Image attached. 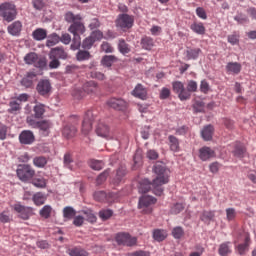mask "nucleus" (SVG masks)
Listing matches in <instances>:
<instances>
[{"mask_svg": "<svg viewBox=\"0 0 256 256\" xmlns=\"http://www.w3.org/2000/svg\"><path fill=\"white\" fill-rule=\"evenodd\" d=\"M62 134L66 139H71L77 135V127L75 125L67 124L62 130Z\"/></svg>", "mask_w": 256, "mask_h": 256, "instance_id": "412c9836", "label": "nucleus"}, {"mask_svg": "<svg viewBox=\"0 0 256 256\" xmlns=\"http://www.w3.org/2000/svg\"><path fill=\"white\" fill-rule=\"evenodd\" d=\"M107 177H109V170H105L97 177L96 179L97 185H103V183L107 181Z\"/></svg>", "mask_w": 256, "mask_h": 256, "instance_id": "13d9d810", "label": "nucleus"}, {"mask_svg": "<svg viewBox=\"0 0 256 256\" xmlns=\"http://www.w3.org/2000/svg\"><path fill=\"white\" fill-rule=\"evenodd\" d=\"M93 121H95V113L93 110H88L85 113L84 120L82 122V135H89L93 129Z\"/></svg>", "mask_w": 256, "mask_h": 256, "instance_id": "6e6552de", "label": "nucleus"}, {"mask_svg": "<svg viewBox=\"0 0 256 256\" xmlns=\"http://www.w3.org/2000/svg\"><path fill=\"white\" fill-rule=\"evenodd\" d=\"M13 209L19 214L20 219H24L25 221L33 215V210L31 208L25 207L21 204H15Z\"/></svg>", "mask_w": 256, "mask_h": 256, "instance_id": "2eb2a0df", "label": "nucleus"}, {"mask_svg": "<svg viewBox=\"0 0 256 256\" xmlns=\"http://www.w3.org/2000/svg\"><path fill=\"white\" fill-rule=\"evenodd\" d=\"M241 64L239 62H230L226 65L227 73H232V75H239L241 73Z\"/></svg>", "mask_w": 256, "mask_h": 256, "instance_id": "393cba45", "label": "nucleus"}, {"mask_svg": "<svg viewBox=\"0 0 256 256\" xmlns=\"http://www.w3.org/2000/svg\"><path fill=\"white\" fill-rule=\"evenodd\" d=\"M96 134L103 139H113L111 128H109V125L103 121L98 122L96 126Z\"/></svg>", "mask_w": 256, "mask_h": 256, "instance_id": "9b49d317", "label": "nucleus"}, {"mask_svg": "<svg viewBox=\"0 0 256 256\" xmlns=\"http://www.w3.org/2000/svg\"><path fill=\"white\" fill-rule=\"evenodd\" d=\"M199 157L201 161H209V159H213V157H215V150L204 146L199 149Z\"/></svg>", "mask_w": 256, "mask_h": 256, "instance_id": "a211bd4d", "label": "nucleus"}, {"mask_svg": "<svg viewBox=\"0 0 256 256\" xmlns=\"http://www.w3.org/2000/svg\"><path fill=\"white\" fill-rule=\"evenodd\" d=\"M22 28L23 24H21L20 21H15L8 26V33H10V35H19Z\"/></svg>", "mask_w": 256, "mask_h": 256, "instance_id": "cd10ccee", "label": "nucleus"}, {"mask_svg": "<svg viewBox=\"0 0 256 256\" xmlns=\"http://www.w3.org/2000/svg\"><path fill=\"white\" fill-rule=\"evenodd\" d=\"M24 62L26 65H33L34 67H37V69H45V67H47V58L39 57V55L34 52L26 54Z\"/></svg>", "mask_w": 256, "mask_h": 256, "instance_id": "423d86ee", "label": "nucleus"}, {"mask_svg": "<svg viewBox=\"0 0 256 256\" xmlns=\"http://www.w3.org/2000/svg\"><path fill=\"white\" fill-rule=\"evenodd\" d=\"M115 25L122 31H127L135 25V17L129 14H119L115 20Z\"/></svg>", "mask_w": 256, "mask_h": 256, "instance_id": "39448f33", "label": "nucleus"}, {"mask_svg": "<svg viewBox=\"0 0 256 256\" xmlns=\"http://www.w3.org/2000/svg\"><path fill=\"white\" fill-rule=\"evenodd\" d=\"M94 43L95 41L93 40V38L91 36H88L82 42V49H91Z\"/></svg>", "mask_w": 256, "mask_h": 256, "instance_id": "bf43d9fd", "label": "nucleus"}, {"mask_svg": "<svg viewBox=\"0 0 256 256\" xmlns=\"http://www.w3.org/2000/svg\"><path fill=\"white\" fill-rule=\"evenodd\" d=\"M83 91L88 93V95L91 93H97V91H99V86L97 85V82L89 81L83 85Z\"/></svg>", "mask_w": 256, "mask_h": 256, "instance_id": "a878e982", "label": "nucleus"}, {"mask_svg": "<svg viewBox=\"0 0 256 256\" xmlns=\"http://www.w3.org/2000/svg\"><path fill=\"white\" fill-rule=\"evenodd\" d=\"M91 38L95 41H101V39H103V33L101 32V30H95L91 33Z\"/></svg>", "mask_w": 256, "mask_h": 256, "instance_id": "774afa93", "label": "nucleus"}, {"mask_svg": "<svg viewBox=\"0 0 256 256\" xmlns=\"http://www.w3.org/2000/svg\"><path fill=\"white\" fill-rule=\"evenodd\" d=\"M90 167L94 171H101V169H103V167H105V163H103V161H101V160H91Z\"/></svg>", "mask_w": 256, "mask_h": 256, "instance_id": "de8ad7c7", "label": "nucleus"}, {"mask_svg": "<svg viewBox=\"0 0 256 256\" xmlns=\"http://www.w3.org/2000/svg\"><path fill=\"white\" fill-rule=\"evenodd\" d=\"M75 215H77V212L75 211V209H73V207L71 206H66L63 209V217L64 219H67L68 221L73 219V217H75Z\"/></svg>", "mask_w": 256, "mask_h": 256, "instance_id": "e433bc0d", "label": "nucleus"}, {"mask_svg": "<svg viewBox=\"0 0 256 256\" xmlns=\"http://www.w3.org/2000/svg\"><path fill=\"white\" fill-rule=\"evenodd\" d=\"M214 131L215 128H213L212 125H207L202 129L201 137L204 139V141H211L213 139Z\"/></svg>", "mask_w": 256, "mask_h": 256, "instance_id": "b1692460", "label": "nucleus"}, {"mask_svg": "<svg viewBox=\"0 0 256 256\" xmlns=\"http://www.w3.org/2000/svg\"><path fill=\"white\" fill-rule=\"evenodd\" d=\"M141 45L143 49H146V51H151V49H153V38L149 37V36H145L142 38L141 40Z\"/></svg>", "mask_w": 256, "mask_h": 256, "instance_id": "c9c22d12", "label": "nucleus"}, {"mask_svg": "<svg viewBox=\"0 0 256 256\" xmlns=\"http://www.w3.org/2000/svg\"><path fill=\"white\" fill-rule=\"evenodd\" d=\"M77 61H89L91 59V53L87 50H79L76 54Z\"/></svg>", "mask_w": 256, "mask_h": 256, "instance_id": "a19ab883", "label": "nucleus"}, {"mask_svg": "<svg viewBox=\"0 0 256 256\" xmlns=\"http://www.w3.org/2000/svg\"><path fill=\"white\" fill-rule=\"evenodd\" d=\"M120 194L119 192H110L106 194V201L108 203H115V201H119Z\"/></svg>", "mask_w": 256, "mask_h": 256, "instance_id": "864d4df0", "label": "nucleus"}, {"mask_svg": "<svg viewBox=\"0 0 256 256\" xmlns=\"http://www.w3.org/2000/svg\"><path fill=\"white\" fill-rule=\"evenodd\" d=\"M168 145L170 151H173V153H179L181 150V147L179 146V138L173 135L168 136Z\"/></svg>", "mask_w": 256, "mask_h": 256, "instance_id": "aec40b11", "label": "nucleus"}, {"mask_svg": "<svg viewBox=\"0 0 256 256\" xmlns=\"http://www.w3.org/2000/svg\"><path fill=\"white\" fill-rule=\"evenodd\" d=\"M124 177H125V170L118 169L116 172L115 178H113V180H112L113 185H119V183H121V181H123Z\"/></svg>", "mask_w": 256, "mask_h": 256, "instance_id": "a18cd8bd", "label": "nucleus"}, {"mask_svg": "<svg viewBox=\"0 0 256 256\" xmlns=\"http://www.w3.org/2000/svg\"><path fill=\"white\" fill-rule=\"evenodd\" d=\"M51 127H53V124L47 120L40 121L38 124V129L43 131L45 135H49V129H51Z\"/></svg>", "mask_w": 256, "mask_h": 256, "instance_id": "ea45409f", "label": "nucleus"}, {"mask_svg": "<svg viewBox=\"0 0 256 256\" xmlns=\"http://www.w3.org/2000/svg\"><path fill=\"white\" fill-rule=\"evenodd\" d=\"M231 253H233V250L231 249V242H224L219 245L218 255L229 256Z\"/></svg>", "mask_w": 256, "mask_h": 256, "instance_id": "5701e85b", "label": "nucleus"}, {"mask_svg": "<svg viewBox=\"0 0 256 256\" xmlns=\"http://www.w3.org/2000/svg\"><path fill=\"white\" fill-rule=\"evenodd\" d=\"M118 51H120L122 55H127L131 53V46L127 44L125 39L121 38L118 40Z\"/></svg>", "mask_w": 256, "mask_h": 256, "instance_id": "c85d7f7f", "label": "nucleus"}, {"mask_svg": "<svg viewBox=\"0 0 256 256\" xmlns=\"http://www.w3.org/2000/svg\"><path fill=\"white\" fill-rule=\"evenodd\" d=\"M157 203V199L152 196H142L139 199V208L143 209V213L149 214L153 212V208L151 205H155Z\"/></svg>", "mask_w": 256, "mask_h": 256, "instance_id": "1a4fd4ad", "label": "nucleus"}, {"mask_svg": "<svg viewBox=\"0 0 256 256\" xmlns=\"http://www.w3.org/2000/svg\"><path fill=\"white\" fill-rule=\"evenodd\" d=\"M235 217H237V211L235 210V208H227L226 209L227 221H235Z\"/></svg>", "mask_w": 256, "mask_h": 256, "instance_id": "6e6d98bb", "label": "nucleus"}, {"mask_svg": "<svg viewBox=\"0 0 256 256\" xmlns=\"http://www.w3.org/2000/svg\"><path fill=\"white\" fill-rule=\"evenodd\" d=\"M19 141L22 145H31L35 142V135L31 130H24L19 135Z\"/></svg>", "mask_w": 256, "mask_h": 256, "instance_id": "dca6fc26", "label": "nucleus"}, {"mask_svg": "<svg viewBox=\"0 0 256 256\" xmlns=\"http://www.w3.org/2000/svg\"><path fill=\"white\" fill-rule=\"evenodd\" d=\"M35 167L43 168L47 165V158L44 156H38L33 159Z\"/></svg>", "mask_w": 256, "mask_h": 256, "instance_id": "c03bdc74", "label": "nucleus"}, {"mask_svg": "<svg viewBox=\"0 0 256 256\" xmlns=\"http://www.w3.org/2000/svg\"><path fill=\"white\" fill-rule=\"evenodd\" d=\"M73 162V157L71 156V154L66 153L64 155V167H67L68 169H72L71 164Z\"/></svg>", "mask_w": 256, "mask_h": 256, "instance_id": "69168bd1", "label": "nucleus"}, {"mask_svg": "<svg viewBox=\"0 0 256 256\" xmlns=\"http://www.w3.org/2000/svg\"><path fill=\"white\" fill-rule=\"evenodd\" d=\"M33 201L35 205H38V206L45 205V201H47V198L45 197V194L38 192L34 194Z\"/></svg>", "mask_w": 256, "mask_h": 256, "instance_id": "37998d69", "label": "nucleus"}, {"mask_svg": "<svg viewBox=\"0 0 256 256\" xmlns=\"http://www.w3.org/2000/svg\"><path fill=\"white\" fill-rule=\"evenodd\" d=\"M21 109V102L17 101L16 99L10 100L8 113H11V115H17L21 113Z\"/></svg>", "mask_w": 256, "mask_h": 256, "instance_id": "4be33fe9", "label": "nucleus"}, {"mask_svg": "<svg viewBox=\"0 0 256 256\" xmlns=\"http://www.w3.org/2000/svg\"><path fill=\"white\" fill-rule=\"evenodd\" d=\"M32 185H34V187H39L40 189H44V187H47V180H45L44 178H35L32 181Z\"/></svg>", "mask_w": 256, "mask_h": 256, "instance_id": "603ef678", "label": "nucleus"}, {"mask_svg": "<svg viewBox=\"0 0 256 256\" xmlns=\"http://www.w3.org/2000/svg\"><path fill=\"white\" fill-rule=\"evenodd\" d=\"M99 217L102 219V221H107V219H111L113 217V211L112 210H101L99 212Z\"/></svg>", "mask_w": 256, "mask_h": 256, "instance_id": "5fc2aeb1", "label": "nucleus"}, {"mask_svg": "<svg viewBox=\"0 0 256 256\" xmlns=\"http://www.w3.org/2000/svg\"><path fill=\"white\" fill-rule=\"evenodd\" d=\"M244 243L236 245L235 249L238 253V255H245L247 251H249V247H251V236L249 233H244Z\"/></svg>", "mask_w": 256, "mask_h": 256, "instance_id": "ddd939ff", "label": "nucleus"}, {"mask_svg": "<svg viewBox=\"0 0 256 256\" xmlns=\"http://www.w3.org/2000/svg\"><path fill=\"white\" fill-rule=\"evenodd\" d=\"M101 49L104 53H113V51H115L113 46H111V44H109L108 42H103L101 45Z\"/></svg>", "mask_w": 256, "mask_h": 256, "instance_id": "338daca9", "label": "nucleus"}, {"mask_svg": "<svg viewBox=\"0 0 256 256\" xmlns=\"http://www.w3.org/2000/svg\"><path fill=\"white\" fill-rule=\"evenodd\" d=\"M53 87L51 82L47 79L40 80L36 86V91L41 95V97H49L51 95Z\"/></svg>", "mask_w": 256, "mask_h": 256, "instance_id": "9d476101", "label": "nucleus"}, {"mask_svg": "<svg viewBox=\"0 0 256 256\" xmlns=\"http://www.w3.org/2000/svg\"><path fill=\"white\" fill-rule=\"evenodd\" d=\"M183 235H185V230H183V227L177 226L173 228L172 236L174 237V239H181Z\"/></svg>", "mask_w": 256, "mask_h": 256, "instance_id": "09e8293b", "label": "nucleus"}, {"mask_svg": "<svg viewBox=\"0 0 256 256\" xmlns=\"http://www.w3.org/2000/svg\"><path fill=\"white\" fill-rule=\"evenodd\" d=\"M32 37L35 39V41H43V39H47V30L37 28L33 31Z\"/></svg>", "mask_w": 256, "mask_h": 256, "instance_id": "473e14b6", "label": "nucleus"}, {"mask_svg": "<svg viewBox=\"0 0 256 256\" xmlns=\"http://www.w3.org/2000/svg\"><path fill=\"white\" fill-rule=\"evenodd\" d=\"M133 161H134L133 169H139V167L143 165V157L139 153H136L134 155Z\"/></svg>", "mask_w": 256, "mask_h": 256, "instance_id": "4d7b16f0", "label": "nucleus"}, {"mask_svg": "<svg viewBox=\"0 0 256 256\" xmlns=\"http://www.w3.org/2000/svg\"><path fill=\"white\" fill-rule=\"evenodd\" d=\"M153 238L155 241H165V239H167V232L165 230L157 229L153 232Z\"/></svg>", "mask_w": 256, "mask_h": 256, "instance_id": "79ce46f5", "label": "nucleus"}, {"mask_svg": "<svg viewBox=\"0 0 256 256\" xmlns=\"http://www.w3.org/2000/svg\"><path fill=\"white\" fill-rule=\"evenodd\" d=\"M174 93L178 94V97L181 101H187V99L191 98V93L189 91L185 90V86L179 82H173L172 84Z\"/></svg>", "mask_w": 256, "mask_h": 256, "instance_id": "f8f14e48", "label": "nucleus"}, {"mask_svg": "<svg viewBox=\"0 0 256 256\" xmlns=\"http://www.w3.org/2000/svg\"><path fill=\"white\" fill-rule=\"evenodd\" d=\"M51 211H53V208H51L49 205H45L40 210V216H42L44 219H49L51 217Z\"/></svg>", "mask_w": 256, "mask_h": 256, "instance_id": "8fccbe9b", "label": "nucleus"}, {"mask_svg": "<svg viewBox=\"0 0 256 256\" xmlns=\"http://www.w3.org/2000/svg\"><path fill=\"white\" fill-rule=\"evenodd\" d=\"M67 253L70 256H89V252L81 247L69 248Z\"/></svg>", "mask_w": 256, "mask_h": 256, "instance_id": "7c9ffc66", "label": "nucleus"}, {"mask_svg": "<svg viewBox=\"0 0 256 256\" xmlns=\"http://www.w3.org/2000/svg\"><path fill=\"white\" fill-rule=\"evenodd\" d=\"M197 83L195 82V80H190L188 81L187 84V90L188 93H195L197 91Z\"/></svg>", "mask_w": 256, "mask_h": 256, "instance_id": "0e129e2a", "label": "nucleus"}, {"mask_svg": "<svg viewBox=\"0 0 256 256\" xmlns=\"http://www.w3.org/2000/svg\"><path fill=\"white\" fill-rule=\"evenodd\" d=\"M199 55H201V48H193L186 51V57L188 61H191V59H198Z\"/></svg>", "mask_w": 256, "mask_h": 256, "instance_id": "f704fd0d", "label": "nucleus"}, {"mask_svg": "<svg viewBox=\"0 0 256 256\" xmlns=\"http://www.w3.org/2000/svg\"><path fill=\"white\" fill-rule=\"evenodd\" d=\"M190 29L193 33H197V35H205V25L202 22H194L191 24Z\"/></svg>", "mask_w": 256, "mask_h": 256, "instance_id": "72a5a7b5", "label": "nucleus"}, {"mask_svg": "<svg viewBox=\"0 0 256 256\" xmlns=\"http://www.w3.org/2000/svg\"><path fill=\"white\" fill-rule=\"evenodd\" d=\"M33 111L36 119H43V115H45V106L43 104H37L34 106Z\"/></svg>", "mask_w": 256, "mask_h": 256, "instance_id": "4c0bfd02", "label": "nucleus"}, {"mask_svg": "<svg viewBox=\"0 0 256 256\" xmlns=\"http://www.w3.org/2000/svg\"><path fill=\"white\" fill-rule=\"evenodd\" d=\"M233 153L235 157H243L245 155V147L243 146V144H236Z\"/></svg>", "mask_w": 256, "mask_h": 256, "instance_id": "49530a36", "label": "nucleus"}, {"mask_svg": "<svg viewBox=\"0 0 256 256\" xmlns=\"http://www.w3.org/2000/svg\"><path fill=\"white\" fill-rule=\"evenodd\" d=\"M59 42H61V36L54 33L48 37V40L46 41V45L47 47H55V45H57V43Z\"/></svg>", "mask_w": 256, "mask_h": 256, "instance_id": "58836bf2", "label": "nucleus"}, {"mask_svg": "<svg viewBox=\"0 0 256 256\" xmlns=\"http://www.w3.org/2000/svg\"><path fill=\"white\" fill-rule=\"evenodd\" d=\"M90 77L92 79H98V81H105V74L99 72V71H92L90 72Z\"/></svg>", "mask_w": 256, "mask_h": 256, "instance_id": "e2e57ef3", "label": "nucleus"}, {"mask_svg": "<svg viewBox=\"0 0 256 256\" xmlns=\"http://www.w3.org/2000/svg\"><path fill=\"white\" fill-rule=\"evenodd\" d=\"M37 79V74L35 72H28L25 76V78H23L21 80V85L23 87H26V89H29L31 87H33V82Z\"/></svg>", "mask_w": 256, "mask_h": 256, "instance_id": "6ab92c4d", "label": "nucleus"}, {"mask_svg": "<svg viewBox=\"0 0 256 256\" xmlns=\"http://www.w3.org/2000/svg\"><path fill=\"white\" fill-rule=\"evenodd\" d=\"M132 95L138 99H145V97H147V90H145L143 85L137 84V86L132 91Z\"/></svg>", "mask_w": 256, "mask_h": 256, "instance_id": "bb28decb", "label": "nucleus"}, {"mask_svg": "<svg viewBox=\"0 0 256 256\" xmlns=\"http://www.w3.org/2000/svg\"><path fill=\"white\" fill-rule=\"evenodd\" d=\"M0 17L7 21V23L15 21L17 18V7L15 4L9 2L0 4Z\"/></svg>", "mask_w": 256, "mask_h": 256, "instance_id": "7ed1b4c3", "label": "nucleus"}, {"mask_svg": "<svg viewBox=\"0 0 256 256\" xmlns=\"http://www.w3.org/2000/svg\"><path fill=\"white\" fill-rule=\"evenodd\" d=\"M107 105L116 111H125L127 109V101L121 98H111L108 100Z\"/></svg>", "mask_w": 256, "mask_h": 256, "instance_id": "4468645a", "label": "nucleus"}, {"mask_svg": "<svg viewBox=\"0 0 256 256\" xmlns=\"http://www.w3.org/2000/svg\"><path fill=\"white\" fill-rule=\"evenodd\" d=\"M153 172L156 175L153 182L151 183L149 179L141 180L138 186V191L139 193H149L152 187L154 195L161 197L163 195V185L169 183L170 171L163 162H157L153 167Z\"/></svg>", "mask_w": 256, "mask_h": 256, "instance_id": "f257e3e1", "label": "nucleus"}, {"mask_svg": "<svg viewBox=\"0 0 256 256\" xmlns=\"http://www.w3.org/2000/svg\"><path fill=\"white\" fill-rule=\"evenodd\" d=\"M85 219L88 223H97V216L91 210L84 211Z\"/></svg>", "mask_w": 256, "mask_h": 256, "instance_id": "3c124183", "label": "nucleus"}, {"mask_svg": "<svg viewBox=\"0 0 256 256\" xmlns=\"http://www.w3.org/2000/svg\"><path fill=\"white\" fill-rule=\"evenodd\" d=\"M115 240L118 245H125L126 247H133L137 245V237L129 235V233L120 232L116 234Z\"/></svg>", "mask_w": 256, "mask_h": 256, "instance_id": "0eeeda50", "label": "nucleus"}, {"mask_svg": "<svg viewBox=\"0 0 256 256\" xmlns=\"http://www.w3.org/2000/svg\"><path fill=\"white\" fill-rule=\"evenodd\" d=\"M94 199L95 201H107V193L104 191H97L94 193Z\"/></svg>", "mask_w": 256, "mask_h": 256, "instance_id": "052dcab7", "label": "nucleus"}, {"mask_svg": "<svg viewBox=\"0 0 256 256\" xmlns=\"http://www.w3.org/2000/svg\"><path fill=\"white\" fill-rule=\"evenodd\" d=\"M183 209H185V206L183 205V203H176L171 208V213H173L174 215H179V213H181V211H183Z\"/></svg>", "mask_w": 256, "mask_h": 256, "instance_id": "680f3d73", "label": "nucleus"}, {"mask_svg": "<svg viewBox=\"0 0 256 256\" xmlns=\"http://www.w3.org/2000/svg\"><path fill=\"white\" fill-rule=\"evenodd\" d=\"M16 174L20 181L27 183L28 181H31L33 177H35V169H33V167H31L29 164H20L18 165Z\"/></svg>", "mask_w": 256, "mask_h": 256, "instance_id": "20e7f679", "label": "nucleus"}, {"mask_svg": "<svg viewBox=\"0 0 256 256\" xmlns=\"http://www.w3.org/2000/svg\"><path fill=\"white\" fill-rule=\"evenodd\" d=\"M213 219H215V211L204 210L200 215V220H202L203 223H211Z\"/></svg>", "mask_w": 256, "mask_h": 256, "instance_id": "2f4dec72", "label": "nucleus"}, {"mask_svg": "<svg viewBox=\"0 0 256 256\" xmlns=\"http://www.w3.org/2000/svg\"><path fill=\"white\" fill-rule=\"evenodd\" d=\"M50 59H67L69 57V54L65 51V48L63 47H55L52 48L50 51Z\"/></svg>", "mask_w": 256, "mask_h": 256, "instance_id": "f3484780", "label": "nucleus"}, {"mask_svg": "<svg viewBox=\"0 0 256 256\" xmlns=\"http://www.w3.org/2000/svg\"><path fill=\"white\" fill-rule=\"evenodd\" d=\"M66 23H71L68 28L69 33L73 35L72 44L70 49L77 51L81 47V35L87 31L85 24L82 22L83 17L81 14H73V12H66L64 15Z\"/></svg>", "mask_w": 256, "mask_h": 256, "instance_id": "f03ea898", "label": "nucleus"}, {"mask_svg": "<svg viewBox=\"0 0 256 256\" xmlns=\"http://www.w3.org/2000/svg\"><path fill=\"white\" fill-rule=\"evenodd\" d=\"M113 63H117V57L114 55H105L101 59V65H103V67H113Z\"/></svg>", "mask_w": 256, "mask_h": 256, "instance_id": "c756f323", "label": "nucleus"}]
</instances>
